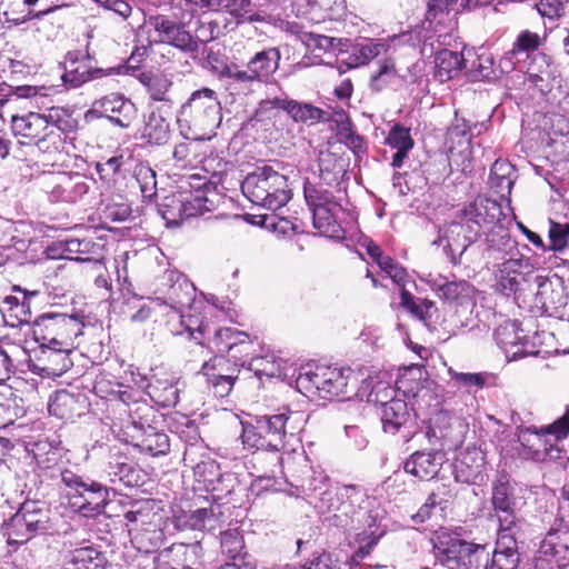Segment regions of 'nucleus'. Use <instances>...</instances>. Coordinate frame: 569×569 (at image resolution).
<instances>
[{"instance_id": "f257e3e1", "label": "nucleus", "mask_w": 569, "mask_h": 569, "mask_svg": "<svg viewBox=\"0 0 569 569\" xmlns=\"http://www.w3.org/2000/svg\"><path fill=\"white\" fill-rule=\"evenodd\" d=\"M503 212L501 206L488 198H476L462 209L458 210L451 222L445 224L439 230L438 238L433 244L442 246L445 251L451 256V261L456 264L467 249L477 241L479 236H485L501 228Z\"/></svg>"}, {"instance_id": "f03ea898", "label": "nucleus", "mask_w": 569, "mask_h": 569, "mask_svg": "<svg viewBox=\"0 0 569 569\" xmlns=\"http://www.w3.org/2000/svg\"><path fill=\"white\" fill-rule=\"evenodd\" d=\"M83 323L76 317L58 313H43L32 323V336L48 355V359L59 358V370L71 367L69 355L77 348V339L82 335Z\"/></svg>"}, {"instance_id": "7ed1b4c3", "label": "nucleus", "mask_w": 569, "mask_h": 569, "mask_svg": "<svg viewBox=\"0 0 569 569\" xmlns=\"http://www.w3.org/2000/svg\"><path fill=\"white\" fill-rule=\"evenodd\" d=\"M222 120L221 106L217 93L202 88L191 93L177 116L181 129H187L193 139H206L214 132Z\"/></svg>"}, {"instance_id": "20e7f679", "label": "nucleus", "mask_w": 569, "mask_h": 569, "mask_svg": "<svg viewBox=\"0 0 569 569\" xmlns=\"http://www.w3.org/2000/svg\"><path fill=\"white\" fill-rule=\"evenodd\" d=\"M433 555L436 561L448 569H488L490 551L486 545L442 531L433 539Z\"/></svg>"}, {"instance_id": "39448f33", "label": "nucleus", "mask_w": 569, "mask_h": 569, "mask_svg": "<svg viewBox=\"0 0 569 569\" xmlns=\"http://www.w3.org/2000/svg\"><path fill=\"white\" fill-rule=\"evenodd\" d=\"M569 433V407L553 423L537 429L528 427L518 435L522 447L520 455L537 462L556 461L561 458V450L557 441L565 439Z\"/></svg>"}, {"instance_id": "423d86ee", "label": "nucleus", "mask_w": 569, "mask_h": 569, "mask_svg": "<svg viewBox=\"0 0 569 569\" xmlns=\"http://www.w3.org/2000/svg\"><path fill=\"white\" fill-rule=\"evenodd\" d=\"M241 190L252 203L272 211L291 199L287 177L268 166L249 173L241 183Z\"/></svg>"}, {"instance_id": "0eeeda50", "label": "nucleus", "mask_w": 569, "mask_h": 569, "mask_svg": "<svg viewBox=\"0 0 569 569\" xmlns=\"http://www.w3.org/2000/svg\"><path fill=\"white\" fill-rule=\"evenodd\" d=\"M12 131L16 137L21 138L20 143L33 144L44 154L52 156L63 148L64 138L59 130H48L44 114L39 112L14 116Z\"/></svg>"}, {"instance_id": "6e6552de", "label": "nucleus", "mask_w": 569, "mask_h": 569, "mask_svg": "<svg viewBox=\"0 0 569 569\" xmlns=\"http://www.w3.org/2000/svg\"><path fill=\"white\" fill-rule=\"evenodd\" d=\"M61 482L68 489L67 496L70 503L84 515L89 512H101L109 500L108 488L93 480H84L81 476L69 469L60 473Z\"/></svg>"}, {"instance_id": "1a4fd4ad", "label": "nucleus", "mask_w": 569, "mask_h": 569, "mask_svg": "<svg viewBox=\"0 0 569 569\" xmlns=\"http://www.w3.org/2000/svg\"><path fill=\"white\" fill-rule=\"evenodd\" d=\"M280 59L279 49L270 47L254 53L244 69L237 64L226 66L223 74L238 83L264 82L279 69Z\"/></svg>"}, {"instance_id": "9d476101", "label": "nucleus", "mask_w": 569, "mask_h": 569, "mask_svg": "<svg viewBox=\"0 0 569 569\" xmlns=\"http://www.w3.org/2000/svg\"><path fill=\"white\" fill-rule=\"evenodd\" d=\"M481 252L486 264L501 273L515 272L521 266V261L516 258V242L503 227L486 234Z\"/></svg>"}, {"instance_id": "9b49d317", "label": "nucleus", "mask_w": 569, "mask_h": 569, "mask_svg": "<svg viewBox=\"0 0 569 569\" xmlns=\"http://www.w3.org/2000/svg\"><path fill=\"white\" fill-rule=\"evenodd\" d=\"M329 511H333L337 525L348 527L355 522H361L365 493L356 486L345 485L337 488L336 492H327Z\"/></svg>"}, {"instance_id": "f8f14e48", "label": "nucleus", "mask_w": 569, "mask_h": 569, "mask_svg": "<svg viewBox=\"0 0 569 569\" xmlns=\"http://www.w3.org/2000/svg\"><path fill=\"white\" fill-rule=\"evenodd\" d=\"M163 303L170 306L173 310L183 317L184 310L190 308L196 297L194 286L187 277L176 270H169L164 273ZM161 300V298H158Z\"/></svg>"}, {"instance_id": "ddd939ff", "label": "nucleus", "mask_w": 569, "mask_h": 569, "mask_svg": "<svg viewBox=\"0 0 569 569\" xmlns=\"http://www.w3.org/2000/svg\"><path fill=\"white\" fill-rule=\"evenodd\" d=\"M149 24L158 33L160 42L173 46L182 51L194 52L198 43L183 23L176 22L163 14L151 16Z\"/></svg>"}, {"instance_id": "4468645a", "label": "nucleus", "mask_w": 569, "mask_h": 569, "mask_svg": "<svg viewBox=\"0 0 569 569\" xmlns=\"http://www.w3.org/2000/svg\"><path fill=\"white\" fill-rule=\"evenodd\" d=\"M298 383H311L322 397H339L347 393L348 376L343 369L318 368L315 372L300 373Z\"/></svg>"}, {"instance_id": "2eb2a0df", "label": "nucleus", "mask_w": 569, "mask_h": 569, "mask_svg": "<svg viewBox=\"0 0 569 569\" xmlns=\"http://www.w3.org/2000/svg\"><path fill=\"white\" fill-rule=\"evenodd\" d=\"M461 10H463L461 0H430L423 26L435 32L452 30L456 26V17Z\"/></svg>"}, {"instance_id": "dca6fc26", "label": "nucleus", "mask_w": 569, "mask_h": 569, "mask_svg": "<svg viewBox=\"0 0 569 569\" xmlns=\"http://www.w3.org/2000/svg\"><path fill=\"white\" fill-rule=\"evenodd\" d=\"M485 453L477 447H468L460 451L453 462V477L457 482L476 483L482 481Z\"/></svg>"}, {"instance_id": "f3484780", "label": "nucleus", "mask_w": 569, "mask_h": 569, "mask_svg": "<svg viewBox=\"0 0 569 569\" xmlns=\"http://www.w3.org/2000/svg\"><path fill=\"white\" fill-rule=\"evenodd\" d=\"M450 37L449 32L439 33L436 40L438 47L435 56V78L440 82L455 79L465 68V58L461 52L441 48Z\"/></svg>"}, {"instance_id": "a211bd4d", "label": "nucleus", "mask_w": 569, "mask_h": 569, "mask_svg": "<svg viewBox=\"0 0 569 569\" xmlns=\"http://www.w3.org/2000/svg\"><path fill=\"white\" fill-rule=\"evenodd\" d=\"M292 412H282L272 416H263L257 419L256 426L264 439L270 451H280L284 445L287 423L291 420Z\"/></svg>"}, {"instance_id": "6ab92c4d", "label": "nucleus", "mask_w": 569, "mask_h": 569, "mask_svg": "<svg viewBox=\"0 0 569 569\" xmlns=\"http://www.w3.org/2000/svg\"><path fill=\"white\" fill-rule=\"evenodd\" d=\"M400 299L401 307L422 321L430 330H438L439 327H442L443 320L432 301L427 299L416 301L415 297L405 288L400 291Z\"/></svg>"}, {"instance_id": "aec40b11", "label": "nucleus", "mask_w": 569, "mask_h": 569, "mask_svg": "<svg viewBox=\"0 0 569 569\" xmlns=\"http://www.w3.org/2000/svg\"><path fill=\"white\" fill-rule=\"evenodd\" d=\"M96 110L104 113L120 127H128L134 113V106L120 94L106 96L93 103Z\"/></svg>"}, {"instance_id": "412c9836", "label": "nucleus", "mask_w": 569, "mask_h": 569, "mask_svg": "<svg viewBox=\"0 0 569 569\" xmlns=\"http://www.w3.org/2000/svg\"><path fill=\"white\" fill-rule=\"evenodd\" d=\"M53 181L52 194L64 202L78 201L89 189L86 178L80 173L61 172L53 177Z\"/></svg>"}, {"instance_id": "4be33fe9", "label": "nucleus", "mask_w": 569, "mask_h": 569, "mask_svg": "<svg viewBox=\"0 0 569 569\" xmlns=\"http://www.w3.org/2000/svg\"><path fill=\"white\" fill-rule=\"evenodd\" d=\"M443 462V453L439 451L412 453L405 462V471L421 479H432Z\"/></svg>"}, {"instance_id": "5701e85b", "label": "nucleus", "mask_w": 569, "mask_h": 569, "mask_svg": "<svg viewBox=\"0 0 569 569\" xmlns=\"http://www.w3.org/2000/svg\"><path fill=\"white\" fill-rule=\"evenodd\" d=\"M112 71L113 69H109L108 71L100 68L91 69L84 62L77 64L73 54L68 53L64 72L62 73L61 79L67 88L74 89L90 80L99 79L103 76L110 74Z\"/></svg>"}, {"instance_id": "b1692460", "label": "nucleus", "mask_w": 569, "mask_h": 569, "mask_svg": "<svg viewBox=\"0 0 569 569\" xmlns=\"http://www.w3.org/2000/svg\"><path fill=\"white\" fill-rule=\"evenodd\" d=\"M520 555L517 540L507 536L497 538L496 548L488 569H518Z\"/></svg>"}, {"instance_id": "393cba45", "label": "nucleus", "mask_w": 569, "mask_h": 569, "mask_svg": "<svg viewBox=\"0 0 569 569\" xmlns=\"http://www.w3.org/2000/svg\"><path fill=\"white\" fill-rule=\"evenodd\" d=\"M216 522L217 513L214 507L182 511L176 517V526L182 530H213L216 529Z\"/></svg>"}, {"instance_id": "a878e982", "label": "nucleus", "mask_w": 569, "mask_h": 569, "mask_svg": "<svg viewBox=\"0 0 569 569\" xmlns=\"http://www.w3.org/2000/svg\"><path fill=\"white\" fill-rule=\"evenodd\" d=\"M513 166L506 160H496L489 174L490 189L501 199H508L515 182Z\"/></svg>"}, {"instance_id": "bb28decb", "label": "nucleus", "mask_w": 569, "mask_h": 569, "mask_svg": "<svg viewBox=\"0 0 569 569\" xmlns=\"http://www.w3.org/2000/svg\"><path fill=\"white\" fill-rule=\"evenodd\" d=\"M435 290L441 299L460 306H469L475 295V288L465 280L436 282Z\"/></svg>"}, {"instance_id": "cd10ccee", "label": "nucleus", "mask_w": 569, "mask_h": 569, "mask_svg": "<svg viewBox=\"0 0 569 569\" xmlns=\"http://www.w3.org/2000/svg\"><path fill=\"white\" fill-rule=\"evenodd\" d=\"M493 336L497 343L505 350L508 358L511 357V359H517L533 353L522 349L511 351L512 348H516L518 345L522 343L523 338L519 335V327L515 321H506L500 325L495 330Z\"/></svg>"}, {"instance_id": "c85d7f7f", "label": "nucleus", "mask_w": 569, "mask_h": 569, "mask_svg": "<svg viewBox=\"0 0 569 569\" xmlns=\"http://www.w3.org/2000/svg\"><path fill=\"white\" fill-rule=\"evenodd\" d=\"M542 553L550 555L562 567L569 565V528L548 532L541 541Z\"/></svg>"}, {"instance_id": "c756f323", "label": "nucleus", "mask_w": 569, "mask_h": 569, "mask_svg": "<svg viewBox=\"0 0 569 569\" xmlns=\"http://www.w3.org/2000/svg\"><path fill=\"white\" fill-rule=\"evenodd\" d=\"M139 437L132 436L137 439L134 446L152 457L166 456L170 451L169 437L164 432L156 430L152 426L140 430Z\"/></svg>"}, {"instance_id": "7c9ffc66", "label": "nucleus", "mask_w": 569, "mask_h": 569, "mask_svg": "<svg viewBox=\"0 0 569 569\" xmlns=\"http://www.w3.org/2000/svg\"><path fill=\"white\" fill-rule=\"evenodd\" d=\"M120 400L127 406V413L129 422L138 431L151 426V418L153 417L152 407L141 399H133L130 392L123 391L120 393Z\"/></svg>"}, {"instance_id": "2f4dec72", "label": "nucleus", "mask_w": 569, "mask_h": 569, "mask_svg": "<svg viewBox=\"0 0 569 569\" xmlns=\"http://www.w3.org/2000/svg\"><path fill=\"white\" fill-rule=\"evenodd\" d=\"M408 417V407L403 400L393 398L382 403L381 421L386 432L396 433Z\"/></svg>"}, {"instance_id": "473e14b6", "label": "nucleus", "mask_w": 569, "mask_h": 569, "mask_svg": "<svg viewBox=\"0 0 569 569\" xmlns=\"http://www.w3.org/2000/svg\"><path fill=\"white\" fill-rule=\"evenodd\" d=\"M148 395L162 408L174 407L179 401L180 388L178 381L156 379L148 386Z\"/></svg>"}, {"instance_id": "72a5a7b5", "label": "nucleus", "mask_w": 569, "mask_h": 569, "mask_svg": "<svg viewBox=\"0 0 569 569\" xmlns=\"http://www.w3.org/2000/svg\"><path fill=\"white\" fill-rule=\"evenodd\" d=\"M202 186H204V183H202ZM200 187L201 184H198L197 190L188 194L180 192L179 201L181 203V214L183 217L189 218L202 214L207 211H211L214 207V201L209 199L206 191Z\"/></svg>"}, {"instance_id": "f704fd0d", "label": "nucleus", "mask_w": 569, "mask_h": 569, "mask_svg": "<svg viewBox=\"0 0 569 569\" xmlns=\"http://www.w3.org/2000/svg\"><path fill=\"white\" fill-rule=\"evenodd\" d=\"M139 79L147 88L151 100L171 102L169 92L173 82L169 76L164 73H141Z\"/></svg>"}, {"instance_id": "c9c22d12", "label": "nucleus", "mask_w": 569, "mask_h": 569, "mask_svg": "<svg viewBox=\"0 0 569 569\" xmlns=\"http://www.w3.org/2000/svg\"><path fill=\"white\" fill-rule=\"evenodd\" d=\"M387 46L379 41L365 40L351 48L349 54V67L356 68L368 64L372 59L386 53Z\"/></svg>"}, {"instance_id": "e433bc0d", "label": "nucleus", "mask_w": 569, "mask_h": 569, "mask_svg": "<svg viewBox=\"0 0 569 569\" xmlns=\"http://www.w3.org/2000/svg\"><path fill=\"white\" fill-rule=\"evenodd\" d=\"M38 0H0V23H21L30 17Z\"/></svg>"}, {"instance_id": "4c0bfd02", "label": "nucleus", "mask_w": 569, "mask_h": 569, "mask_svg": "<svg viewBox=\"0 0 569 569\" xmlns=\"http://www.w3.org/2000/svg\"><path fill=\"white\" fill-rule=\"evenodd\" d=\"M286 111L296 122H302L310 126L327 120V112L311 103H303L287 99Z\"/></svg>"}, {"instance_id": "58836bf2", "label": "nucleus", "mask_w": 569, "mask_h": 569, "mask_svg": "<svg viewBox=\"0 0 569 569\" xmlns=\"http://www.w3.org/2000/svg\"><path fill=\"white\" fill-rule=\"evenodd\" d=\"M4 531L9 545L24 543L36 536L20 509L6 523Z\"/></svg>"}, {"instance_id": "ea45409f", "label": "nucleus", "mask_w": 569, "mask_h": 569, "mask_svg": "<svg viewBox=\"0 0 569 569\" xmlns=\"http://www.w3.org/2000/svg\"><path fill=\"white\" fill-rule=\"evenodd\" d=\"M340 209L339 203L335 207H319L309 209L312 213L313 227L326 236H335L339 231V224L336 219L337 211Z\"/></svg>"}, {"instance_id": "a19ab883", "label": "nucleus", "mask_w": 569, "mask_h": 569, "mask_svg": "<svg viewBox=\"0 0 569 569\" xmlns=\"http://www.w3.org/2000/svg\"><path fill=\"white\" fill-rule=\"evenodd\" d=\"M23 515L33 530L34 535L43 533L49 528V510L41 507L37 501H26L20 507Z\"/></svg>"}, {"instance_id": "79ce46f5", "label": "nucleus", "mask_w": 569, "mask_h": 569, "mask_svg": "<svg viewBox=\"0 0 569 569\" xmlns=\"http://www.w3.org/2000/svg\"><path fill=\"white\" fill-rule=\"evenodd\" d=\"M491 502L495 512L511 510L516 508L512 487L505 477L499 478L493 483Z\"/></svg>"}, {"instance_id": "37998d69", "label": "nucleus", "mask_w": 569, "mask_h": 569, "mask_svg": "<svg viewBox=\"0 0 569 569\" xmlns=\"http://www.w3.org/2000/svg\"><path fill=\"white\" fill-rule=\"evenodd\" d=\"M169 122L161 114L151 112L144 126L143 137H146L149 142L162 144L169 139Z\"/></svg>"}, {"instance_id": "c03bdc74", "label": "nucleus", "mask_w": 569, "mask_h": 569, "mask_svg": "<svg viewBox=\"0 0 569 569\" xmlns=\"http://www.w3.org/2000/svg\"><path fill=\"white\" fill-rule=\"evenodd\" d=\"M221 551L233 562L242 563L243 538L238 529H229L221 533Z\"/></svg>"}, {"instance_id": "a18cd8bd", "label": "nucleus", "mask_w": 569, "mask_h": 569, "mask_svg": "<svg viewBox=\"0 0 569 569\" xmlns=\"http://www.w3.org/2000/svg\"><path fill=\"white\" fill-rule=\"evenodd\" d=\"M306 202L309 209L319 207H335L338 203L333 194L321 186L306 182L303 187Z\"/></svg>"}, {"instance_id": "49530a36", "label": "nucleus", "mask_w": 569, "mask_h": 569, "mask_svg": "<svg viewBox=\"0 0 569 569\" xmlns=\"http://www.w3.org/2000/svg\"><path fill=\"white\" fill-rule=\"evenodd\" d=\"M239 369L236 363L223 356H214L202 365L201 372L204 377H222L224 375L238 376Z\"/></svg>"}, {"instance_id": "de8ad7c7", "label": "nucleus", "mask_w": 569, "mask_h": 569, "mask_svg": "<svg viewBox=\"0 0 569 569\" xmlns=\"http://www.w3.org/2000/svg\"><path fill=\"white\" fill-rule=\"evenodd\" d=\"M541 44V38L538 33L523 30L517 37L512 49L508 52L509 59L512 60L520 52H530L537 50Z\"/></svg>"}, {"instance_id": "09e8293b", "label": "nucleus", "mask_w": 569, "mask_h": 569, "mask_svg": "<svg viewBox=\"0 0 569 569\" xmlns=\"http://www.w3.org/2000/svg\"><path fill=\"white\" fill-rule=\"evenodd\" d=\"M319 171L321 179L330 183L331 180H337L338 174L342 172V167L335 153L321 151L319 153Z\"/></svg>"}, {"instance_id": "8fccbe9b", "label": "nucleus", "mask_w": 569, "mask_h": 569, "mask_svg": "<svg viewBox=\"0 0 569 569\" xmlns=\"http://www.w3.org/2000/svg\"><path fill=\"white\" fill-rule=\"evenodd\" d=\"M306 43L309 48L323 52L342 51L343 40L318 33H309L306 36Z\"/></svg>"}, {"instance_id": "3c124183", "label": "nucleus", "mask_w": 569, "mask_h": 569, "mask_svg": "<svg viewBox=\"0 0 569 569\" xmlns=\"http://www.w3.org/2000/svg\"><path fill=\"white\" fill-rule=\"evenodd\" d=\"M495 513L499 522L498 538L507 536L517 540L516 535L518 532L519 518L516 513V508Z\"/></svg>"}, {"instance_id": "603ef678", "label": "nucleus", "mask_w": 569, "mask_h": 569, "mask_svg": "<svg viewBox=\"0 0 569 569\" xmlns=\"http://www.w3.org/2000/svg\"><path fill=\"white\" fill-rule=\"evenodd\" d=\"M134 177L144 198H151L156 194V172L150 167L138 166L134 171Z\"/></svg>"}, {"instance_id": "864d4df0", "label": "nucleus", "mask_w": 569, "mask_h": 569, "mask_svg": "<svg viewBox=\"0 0 569 569\" xmlns=\"http://www.w3.org/2000/svg\"><path fill=\"white\" fill-rule=\"evenodd\" d=\"M302 460L305 462L302 469L303 476L296 477V486L302 488L305 491H317L322 489L326 477L322 473H318V476H316V472L311 470L306 459L302 458Z\"/></svg>"}, {"instance_id": "5fc2aeb1", "label": "nucleus", "mask_w": 569, "mask_h": 569, "mask_svg": "<svg viewBox=\"0 0 569 569\" xmlns=\"http://www.w3.org/2000/svg\"><path fill=\"white\" fill-rule=\"evenodd\" d=\"M386 142L392 149L411 150L413 140L410 136L409 129L396 124L389 132Z\"/></svg>"}, {"instance_id": "6e6d98bb", "label": "nucleus", "mask_w": 569, "mask_h": 569, "mask_svg": "<svg viewBox=\"0 0 569 569\" xmlns=\"http://www.w3.org/2000/svg\"><path fill=\"white\" fill-rule=\"evenodd\" d=\"M287 98L274 97L272 99H264L260 101L254 112V119L262 121L264 119H271L276 116V111L279 109L286 110Z\"/></svg>"}, {"instance_id": "4d7b16f0", "label": "nucleus", "mask_w": 569, "mask_h": 569, "mask_svg": "<svg viewBox=\"0 0 569 569\" xmlns=\"http://www.w3.org/2000/svg\"><path fill=\"white\" fill-rule=\"evenodd\" d=\"M44 119L48 123V130L54 129L59 130L61 136L63 137V132L71 127L70 116L64 109L61 108H51L48 113H43Z\"/></svg>"}, {"instance_id": "13d9d810", "label": "nucleus", "mask_w": 569, "mask_h": 569, "mask_svg": "<svg viewBox=\"0 0 569 569\" xmlns=\"http://www.w3.org/2000/svg\"><path fill=\"white\" fill-rule=\"evenodd\" d=\"M550 249L561 251L569 244V223L551 222L549 229Z\"/></svg>"}, {"instance_id": "bf43d9fd", "label": "nucleus", "mask_w": 569, "mask_h": 569, "mask_svg": "<svg viewBox=\"0 0 569 569\" xmlns=\"http://www.w3.org/2000/svg\"><path fill=\"white\" fill-rule=\"evenodd\" d=\"M194 473L202 478V480L209 486H212V490H217V487L213 485L214 480H222V476L219 472V465L213 460H207L197 463L194 467Z\"/></svg>"}, {"instance_id": "052dcab7", "label": "nucleus", "mask_w": 569, "mask_h": 569, "mask_svg": "<svg viewBox=\"0 0 569 569\" xmlns=\"http://www.w3.org/2000/svg\"><path fill=\"white\" fill-rule=\"evenodd\" d=\"M241 439L243 445L249 448L270 451L269 446H267V440L262 433L259 432L256 425L244 426L242 429Z\"/></svg>"}, {"instance_id": "680f3d73", "label": "nucleus", "mask_w": 569, "mask_h": 569, "mask_svg": "<svg viewBox=\"0 0 569 569\" xmlns=\"http://www.w3.org/2000/svg\"><path fill=\"white\" fill-rule=\"evenodd\" d=\"M232 333L234 335L232 337L231 342L229 345H226L221 349L227 350V352L231 353V356L236 359L238 358V353L244 352L246 355H248L249 349L252 346L249 339V335L243 331H239L234 328H232Z\"/></svg>"}, {"instance_id": "e2e57ef3", "label": "nucleus", "mask_w": 569, "mask_h": 569, "mask_svg": "<svg viewBox=\"0 0 569 569\" xmlns=\"http://www.w3.org/2000/svg\"><path fill=\"white\" fill-rule=\"evenodd\" d=\"M455 497L456 493L452 489L446 485H440L429 495V505H435L436 508L438 507L441 511H445Z\"/></svg>"}, {"instance_id": "0e129e2a", "label": "nucleus", "mask_w": 569, "mask_h": 569, "mask_svg": "<svg viewBox=\"0 0 569 569\" xmlns=\"http://www.w3.org/2000/svg\"><path fill=\"white\" fill-rule=\"evenodd\" d=\"M397 74L396 66L392 59H386L378 71L371 74V86L380 89L382 84L390 81Z\"/></svg>"}, {"instance_id": "69168bd1", "label": "nucleus", "mask_w": 569, "mask_h": 569, "mask_svg": "<svg viewBox=\"0 0 569 569\" xmlns=\"http://www.w3.org/2000/svg\"><path fill=\"white\" fill-rule=\"evenodd\" d=\"M472 73L477 79H491L496 77L493 69V59L489 54H480L477 60L472 62Z\"/></svg>"}, {"instance_id": "338daca9", "label": "nucleus", "mask_w": 569, "mask_h": 569, "mask_svg": "<svg viewBox=\"0 0 569 569\" xmlns=\"http://www.w3.org/2000/svg\"><path fill=\"white\" fill-rule=\"evenodd\" d=\"M238 376L224 375L222 377H206L207 383L211 387L213 393L218 397H226L232 390Z\"/></svg>"}, {"instance_id": "774afa93", "label": "nucleus", "mask_w": 569, "mask_h": 569, "mask_svg": "<svg viewBox=\"0 0 569 569\" xmlns=\"http://www.w3.org/2000/svg\"><path fill=\"white\" fill-rule=\"evenodd\" d=\"M74 398L68 391H59L49 402V412L60 418H66L64 407L74 405Z\"/></svg>"}]
</instances>
